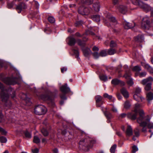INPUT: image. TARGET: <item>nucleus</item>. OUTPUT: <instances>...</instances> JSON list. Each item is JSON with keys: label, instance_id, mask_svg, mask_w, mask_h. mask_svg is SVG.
<instances>
[{"label": "nucleus", "instance_id": "nucleus-1", "mask_svg": "<svg viewBox=\"0 0 153 153\" xmlns=\"http://www.w3.org/2000/svg\"><path fill=\"white\" fill-rule=\"evenodd\" d=\"M139 116L137 119V121L140 124V126L142 127V131L146 132L147 126L149 128H153V123L149 122L150 119L148 116H145L143 110H140L139 111Z\"/></svg>", "mask_w": 153, "mask_h": 153}, {"label": "nucleus", "instance_id": "nucleus-2", "mask_svg": "<svg viewBox=\"0 0 153 153\" xmlns=\"http://www.w3.org/2000/svg\"><path fill=\"white\" fill-rule=\"evenodd\" d=\"M0 89L1 92L0 94V96L3 102H4L5 105L8 107H10L11 105V103L9 100V94H11V93L13 95L12 98L15 96V92L14 89L10 88L8 90L4 88L3 85L0 82Z\"/></svg>", "mask_w": 153, "mask_h": 153}, {"label": "nucleus", "instance_id": "nucleus-3", "mask_svg": "<svg viewBox=\"0 0 153 153\" xmlns=\"http://www.w3.org/2000/svg\"><path fill=\"white\" fill-rule=\"evenodd\" d=\"M55 98V95L52 93L42 94L39 97L40 99L43 100L47 101L48 103L53 107H54L55 105L54 102Z\"/></svg>", "mask_w": 153, "mask_h": 153}, {"label": "nucleus", "instance_id": "nucleus-4", "mask_svg": "<svg viewBox=\"0 0 153 153\" xmlns=\"http://www.w3.org/2000/svg\"><path fill=\"white\" fill-rule=\"evenodd\" d=\"M95 140L89 137H86L85 139L80 140V145L86 146L88 149L92 147L93 144L95 143Z\"/></svg>", "mask_w": 153, "mask_h": 153}, {"label": "nucleus", "instance_id": "nucleus-5", "mask_svg": "<svg viewBox=\"0 0 153 153\" xmlns=\"http://www.w3.org/2000/svg\"><path fill=\"white\" fill-rule=\"evenodd\" d=\"M47 111L45 107L42 105H39L36 106L35 108V113L38 115H42L45 114Z\"/></svg>", "mask_w": 153, "mask_h": 153}, {"label": "nucleus", "instance_id": "nucleus-6", "mask_svg": "<svg viewBox=\"0 0 153 153\" xmlns=\"http://www.w3.org/2000/svg\"><path fill=\"white\" fill-rule=\"evenodd\" d=\"M1 80L6 84L14 85L17 83V78L16 77H6L1 78Z\"/></svg>", "mask_w": 153, "mask_h": 153}, {"label": "nucleus", "instance_id": "nucleus-7", "mask_svg": "<svg viewBox=\"0 0 153 153\" xmlns=\"http://www.w3.org/2000/svg\"><path fill=\"white\" fill-rule=\"evenodd\" d=\"M150 26L151 22L149 18L148 17L143 18L142 21V27L143 29H148Z\"/></svg>", "mask_w": 153, "mask_h": 153}, {"label": "nucleus", "instance_id": "nucleus-8", "mask_svg": "<svg viewBox=\"0 0 153 153\" xmlns=\"http://www.w3.org/2000/svg\"><path fill=\"white\" fill-rule=\"evenodd\" d=\"M106 17L108 21L110 22V23H108L107 20L104 21L105 24L108 26L109 27L111 25V23H112L114 25L117 23V21L114 17L112 16L109 13L107 14Z\"/></svg>", "mask_w": 153, "mask_h": 153}, {"label": "nucleus", "instance_id": "nucleus-9", "mask_svg": "<svg viewBox=\"0 0 153 153\" xmlns=\"http://www.w3.org/2000/svg\"><path fill=\"white\" fill-rule=\"evenodd\" d=\"M27 5L24 2H22L20 3L16 6L15 9L19 13H20L22 10L25 9L27 8Z\"/></svg>", "mask_w": 153, "mask_h": 153}, {"label": "nucleus", "instance_id": "nucleus-10", "mask_svg": "<svg viewBox=\"0 0 153 153\" xmlns=\"http://www.w3.org/2000/svg\"><path fill=\"white\" fill-rule=\"evenodd\" d=\"M95 99L97 106L100 107L103 103L102 97L99 95H97L96 96Z\"/></svg>", "mask_w": 153, "mask_h": 153}, {"label": "nucleus", "instance_id": "nucleus-11", "mask_svg": "<svg viewBox=\"0 0 153 153\" xmlns=\"http://www.w3.org/2000/svg\"><path fill=\"white\" fill-rule=\"evenodd\" d=\"M78 13L82 15H88L90 12V10L88 8H84L80 7L78 10Z\"/></svg>", "mask_w": 153, "mask_h": 153}, {"label": "nucleus", "instance_id": "nucleus-12", "mask_svg": "<svg viewBox=\"0 0 153 153\" xmlns=\"http://www.w3.org/2000/svg\"><path fill=\"white\" fill-rule=\"evenodd\" d=\"M123 25L124 28L127 29H131L135 26V24L134 22L130 23L126 21L123 22Z\"/></svg>", "mask_w": 153, "mask_h": 153}, {"label": "nucleus", "instance_id": "nucleus-13", "mask_svg": "<svg viewBox=\"0 0 153 153\" xmlns=\"http://www.w3.org/2000/svg\"><path fill=\"white\" fill-rule=\"evenodd\" d=\"M153 81V79L151 76L143 79L141 82V83L143 85L152 84Z\"/></svg>", "mask_w": 153, "mask_h": 153}, {"label": "nucleus", "instance_id": "nucleus-14", "mask_svg": "<svg viewBox=\"0 0 153 153\" xmlns=\"http://www.w3.org/2000/svg\"><path fill=\"white\" fill-rule=\"evenodd\" d=\"M138 113L137 112L135 111H132L131 112L129 113L128 114V117L132 120H135L137 115Z\"/></svg>", "mask_w": 153, "mask_h": 153}, {"label": "nucleus", "instance_id": "nucleus-15", "mask_svg": "<svg viewBox=\"0 0 153 153\" xmlns=\"http://www.w3.org/2000/svg\"><path fill=\"white\" fill-rule=\"evenodd\" d=\"M61 91L64 94L67 93L70 91V88L67 87V84H65L64 85H62L60 88Z\"/></svg>", "mask_w": 153, "mask_h": 153}, {"label": "nucleus", "instance_id": "nucleus-16", "mask_svg": "<svg viewBox=\"0 0 153 153\" xmlns=\"http://www.w3.org/2000/svg\"><path fill=\"white\" fill-rule=\"evenodd\" d=\"M139 7L146 11H148L150 10L151 9L150 6L146 4L143 3L142 2H140V6Z\"/></svg>", "mask_w": 153, "mask_h": 153}, {"label": "nucleus", "instance_id": "nucleus-17", "mask_svg": "<svg viewBox=\"0 0 153 153\" xmlns=\"http://www.w3.org/2000/svg\"><path fill=\"white\" fill-rule=\"evenodd\" d=\"M119 12L123 14H125L127 11V8L126 7L123 5H120L117 7Z\"/></svg>", "mask_w": 153, "mask_h": 153}, {"label": "nucleus", "instance_id": "nucleus-18", "mask_svg": "<svg viewBox=\"0 0 153 153\" xmlns=\"http://www.w3.org/2000/svg\"><path fill=\"white\" fill-rule=\"evenodd\" d=\"M121 93L126 98H128L129 97V94L126 89L124 88H123L120 89Z\"/></svg>", "mask_w": 153, "mask_h": 153}, {"label": "nucleus", "instance_id": "nucleus-19", "mask_svg": "<svg viewBox=\"0 0 153 153\" xmlns=\"http://www.w3.org/2000/svg\"><path fill=\"white\" fill-rule=\"evenodd\" d=\"M133 97L135 100L138 102H142L144 99L140 95H137V94H134L133 96Z\"/></svg>", "mask_w": 153, "mask_h": 153}, {"label": "nucleus", "instance_id": "nucleus-20", "mask_svg": "<svg viewBox=\"0 0 153 153\" xmlns=\"http://www.w3.org/2000/svg\"><path fill=\"white\" fill-rule=\"evenodd\" d=\"M126 134L127 135L129 136L132 135V129L130 126H128L126 132Z\"/></svg>", "mask_w": 153, "mask_h": 153}, {"label": "nucleus", "instance_id": "nucleus-21", "mask_svg": "<svg viewBox=\"0 0 153 153\" xmlns=\"http://www.w3.org/2000/svg\"><path fill=\"white\" fill-rule=\"evenodd\" d=\"M94 30L93 28L91 27L89 28V30L86 31V33L87 34H89L94 36H95L98 39H100V37L99 36H96L95 34L92 32V31Z\"/></svg>", "mask_w": 153, "mask_h": 153}, {"label": "nucleus", "instance_id": "nucleus-22", "mask_svg": "<svg viewBox=\"0 0 153 153\" xmlns=\"http://www.w3.org/2000/svg\"><path fill=\"white\" fill-rule=\"evenodd\" d=\"M83 52L84 56L86 57L88 56L91 53V51L90 49L87 48L83 50Z\"/></svg>", "mask_w": 153, "mask_h": 153}, {"label": "nucleus", "instance_id": "nucleus-23", "mask_svg": "<svg viewBox=\"0 0 153 153\" xmlns=\"http://www.w3.org/2000/svg\"><path fill=\"white\" fill-rule=\"evenodd\" d=\"M146 98L149 102L151 100L153 99V94L152 93L150 92L147 94Z\"/></svg>", "mask_w": 153, "mask_h": 153}, {"label": "nucleus", "instance_id": "nucleus-24", "mask_svg": "<svg viewBox=\"0 0 153 153\" xmlns=\"http://www.w3.org/2000/svg\"><path fill=\"white\" fill-rule=\"evenodd\" d=\"M91 18L94 21L99 22L100 20V16L97 15H94L91 16Z\"/></svg>", "mask_w": 153, "mask_h": 153}, {"label": "nucleus", "instance_id": "nucleus-25", "mask_svg": "<svg viewBox=\"0 0 153 153\" xmlns=\"http://www.w3.org/2000/svg\"><path fill=\"white\" fill-rule=\"evenodd\" d=\"M134 39L136 42H142L143 41V36L141 35H139L135 37Z\"/></svg>", "mask_w": 153, "mask_h": 153}, {"label": "nucleus", "instance_id": "nucleus-26", "mask_svg": "<svg viewBox=\"0 0 153 153\" xmlns=\"http://www.w3.org/2000/svg\"><path fill=\"white\" fill-rule=\"evenodd\" d=\"M69 39L68 45L71 46L74 45L76 42L75 39L74 38L71 37H69Z\"/></svg>", "mask_w": 153, "mask_h": 153}, {"label": "nucleus", "instance_id": "nucleus-27", "mask_svg": "<svg viewBox=\"0 0 153 153\" xmlns=\"http://www.w3.org/2000/svg\"><path fill=\"white\" fill-rule=\"evenodd\" d=\"M145 69L150 73H153V68L148 64L145 65L144 66Z\"/></svg>", "mask_w": 153, "mask_h": 153}, {"label": "nucleus", "instance_id": "nucleus-28", "mask_svg": "<svg viewBox=\"0 0 153 153\" xmlns=\"http://www.w3.org/2000/svg\"><path fill=\"white\" fill-rule=\"evenodd\" d=\"M109 55H112L117 53V51L114 49L110 48L107 51Z\"/></svg>", "mask_w": 153, "mask_h": 153}, {"label": "nucleus", "instance_id": "nucleus-29", "mask_svg": "<svg viewBox=\"0 0 153 153\" xmlns=\"http://www.w3.org/2000/svg\"><path fill=\"white\" fill-rule=\"evenodd\" d=\"M99 2H97L96 3H94L93 5V8L94 10L97 12H98L99 10L100 6L99 4Z\"/></svg>", "mask_w": 153, "mask_h": 153}, {"label": "nucleus", "instance_id": "nucleus-30", "mask_svg": "<svg viewBox=\"0 0 153 153\" xmlns=\"http://www.w3.org/2000/svg\"><path fill=\"white\" fill-rule=\"evenodd\" d=\"M131 105L130 102L128 100L125 101L124 104V108L126 109H128L130 108Z\"/></svg>", "mask_w": 153, "mask_h": 153}, {"label": "nucleus", "instance_id": "nucleus-31", "mask_svg": "<svg viewBox=\"0 0 153 153\" xmlns=\"http://www.w3.org/2000/svg\"><path fill=\"white\" fill-rule=\"evenodd\" d=\"M120 82V80L117 79H115L112 80L111 83L112 84L117 85L119 84Z\"/></svg>", "mask_w": 153, "mask_h": 153}, {"label": "nucleus", "instance_id": "nucleus-32", "mask_svg": "<svg viewBox=\"0 0 153 153\" xmlns=\"http://www.w3.org/2000/svg\"><path fill=\"white\" fill-rule=\"evenodd\" d=\"M107 51L106 50H102L100 52V56L104 57L107 55Z\"/></svg>", "mask_w": 153, "mask_h": 153}, {"label": "nucleus", "instance_id": "nucleus-33", "mask_svg": "<svg viewBox=\"0 0 153 153\" xmlns=\"http://www.w3.org/2000/svg\"><path fill=\"white\" fill-rule=\"evenodd\" d=\"M92 55L95 59H97L100 56V53L98 52L95 51L92 53Z\"/></svg>", "mask_w": 153, "mask_h": 153}, {"label": "nucleus", "instance_id": "nucleus-34", "mask_svg": "<svg viewBox=\"0 0 153 153\" xmlns=\"http://www.w3.org/2000/svg\"><path fill=\"white\" fill-rule=\"evenodd\" d=\"M131 1L133 4L139 6H140V2H142L140 0H131Z\"/></svg>", "mask_w": 153, "mask_h": 153}, {"label": "nucleus", "instance_id": "nucleus-35", "mask_svg": "<svg viewBox=\"0 0 153 153\" xmlns=\"http://www.w3.org/2000/svg\"><path fill=\"white\" fill-rule=\"evenodd\" d=\"M33 141L34 143L37 144L40 143V140L37 136H35L34 137Z\"/></svg>", "mask_w": 153, "mask_h": 153}, {"label": "nucleus", "instance_id": "nucleus-36", "mask_svg": "<svg viewBox=\"0 0 153 153\" xmlns=\"http://www.w3.org/2000/svg\"><path fill=\"white\" fill-rule=\"evenodd\" d=\"M116 147L117 145L116 144L113 145L110 149L111 152V153H114Z\"/></svg>", "mask_w": 153, "mask_h": 153}, {"label": "nucleus", "instance_id": "nucleus-37", "mask_svg": "<svg viewBox=\"0 0 153 153\" xmlns=\"http://www.w3.org/2000/svg\"><path fill=\"white\" fill-rule=\"evenodd\" d=\"M141 107V105L138 103H137L135 105V107L134 111H135L137 112L138 113L139 108Z\"/></svg>", "mask_w": 153, "mask_h": 153}, {"label": "nucleus", "instance_id": "nucleus-38", "mask_svg": "<svg viewBox=\"0 0 153 153\" xmlns=\"http://www.w3.org/2000/svg\"><path fill=\"white\" fill-rule=\"evenodd\" d=\"M41 132L45 136H47L48 134V131L45 129L44 128H43L41 130Z\"/></svg>", "mask_w": 153, "mask_h": 153}, {"label": "nucleus", "instance_id": "nucleus-39", "mask_svg": "<svg viewBox=\"0 0 153 153\" xmlns=\"http://www.w3.org/2000/svg\"><path fill=\"white\" fill-rule=\"evenodd\" d=\"M76 42L78 44L79 46L82 47L84 46L85 44L82 42L81 40L79 39H78L76 41Z\"/></svg>", "mask_w": 153, "mask_h": 153}, {"label": "nucleus", "instance_id": "nucleus-40", "mask_svg": "<svg viewBox=\"0 0 153 153\" xmlns=\"http://www.w3.org/2000/svg\"><path fill=\"white\" fill-rule=\"evenodd\" d=\"M133 71L136 72H138L141 71V69L140 67L138 66H136L133 68Z\"/></svg>", "mask_w": 153, "mask_h": 153}, {"label": "nucleus", "instance_id": "nucleus-41", "mask_svg": "<svg viewBox=\"0 0 153 153\" xmlns=\"http://www.w3.org/2000/svg\"><path fill=\"white\" fill-rule=\"evenodd\" d=\"M127 83L130 86L134 84L132 79L131 78L128 79L127 81Z\"/></svg>", "mask_w": 153, "mask_h": 153}, {"label": "nucleus", "instance_id": "nucleus-42", "mask_svg": "<svg viewBox=\"0 0 153 153\" xmlns=\"http://www.w3.org/2000/svg\"><path fill=\"white\" fill-rule=\"evenodd\" d=\"M117 45V44L113 40H112L111 41L110 44V46L111 47H116Z\"/></svg>", "mask_w": 153, "mask_h": 153}, {"label": "nucleus", "instance_id": "nucleus-43", "mask_svg": "<svg viewBox=\"0 0 153 153\" xmlns=\"http://www.w3.org/2000/svg\"><path fill=\"white\" fill-rule=\"evenodd\" d=\"M104 97L105 98H107L109 100H111L112 98V96L110 95H109L107 93H105L103 95Z\"/></svg>", "mask_w": 153, "mask_h": 153}, {"label": "nucleus", "instance_id": "nucleus-44", "mask_svg": "<svg viewBox=\"0 0 153 153\" xmlns=\"http://www.w3.org/2000/svg\"><path fill=\"white\" fill-rule=\"evenodd\" d=\"M7 141L6 138L4 136L0 137V141L1 143H5Z\"/></svg>", "mask_w": 153, "mask_h": 153}, {"label": "nucleus", "instance_id": "nucleus-45", "mask_svg": "<svg viewBox=\"0 0 153 153\" xmlns=\"http://www.w3.org/2000/svg\"><path fill=\"white\" fill-rule=\"evenodd\" d=\"M141 92V89L139 87H137L135 89V94H137V95H140Z\"/></svg>", "mask_w": 153, "mask_h": 153}, {"label": "nucleus", "instance_id": "nucleus-46", "mask_svg": "<svg viewBox=\"0 0 153 153\" xmlns=\"http://www.w3.org/2000/svg\"><path fill=\"white\" fill-rule=\"evenodd\" d=\"M105 116L108 119H110L111 117H112V116L111 114L108 112H106L105 113Z\"/></svg>", "mask_w": 153, "mask_h": 153}, {"label": "nucleus", "instance_id": "nucleus-47", "mask_svg": "<svg viewBox=\"0 0 153 153\" xmlns=\"http://www.w3.org/2000/svg\"><path fill=\"white\" fill-rule=\"evenodd\" d=\"M15 3L14 1H13L10 3H7V6L9 8H12L14 5L15 4Z\"/></svg>", "mask_w": 153, "mask_h": 153}, {"label": "nucleus", "instance_id": "nucleus-48", "mask_svg": "<svg viewBox=\"0 0 153 153\" xmlns=\"http://www.w3.org/2000/svg\"><path fill=\"white\" fill-rule=\"evenodd\" d=\"M100 79L104 81H106L107 80V76L105 75H102L100 76Z\"/></svg>", "mask_w": 153, "mask_h": 153}, {"label": "nucleus", "instance_id": "nucleus-49", "mask_svg": "<svg viewBox=\"0 0 153 153\" xmlns=\"http://www.w3.org/2000/svg\"><path fill=\"white\" fill-rule=\"evenodd\" d=\"M25 135L27 138H30L31 137V133L28 132L27 131H26L25 132Z\"/></svg>", "mask_w": 153, "mask_h": 153}, {"label": "nucleus", "instance_id": "nucleus-50", "mask_svg": "<svg viewBox=\"0 0 153 153\" xmlns=\"http://www.w3.org/2000/svg\"><path fill=\"white\" fill-rule=\"evenodd\" d=\"M138 150L137 147L136 146L134 145L132 147L131 152L132 153H135Z\"/></svg>", "mask_w": 153, "mask_h": 153}, {"label": "nucleus", "instance_id": "nucleus-51", "mask_svg": "<svg viewBox=\"0 0 153 153\" xmlns=\"http://www.w3.org/2000/svg\"><path fill=\"white\" fill-rule=\"evenodd\" d=\"M151 85L152 84H147L146 85L145 87V89L146 91H149L150 90L151 88Z\"/></svg>", "mask_w": 153, "mask_h": 153}, {"label": "nucleus", "instance_id": "nucleus-52", "mask_svg": "<svg viewBox=\"0 0 153 153\" xmlns=\"http://www.w3.org/2000/svg\"><path fill=\"white\" fill-rule=\"evenodd\" d=\"M48 20L51 23H53L55 21V19L53 17L50 16L48 18Z\"/></svg>", "mask_w": 153, "mask_h": 153}, {"label": "nucleus", "instance_id": "nucleus-53", "mask_svg": "<svg viewBox=\"0 0 153 153\" xmlns=\"http://www.w3.org/2000/svg\"><path fill=\"white\" fill-rule=\"evenodd\" d=\"M0 132H1V134L3 135H5L6 133V131L3 128L0 127Z\"/></svg>", "mask_w": 153, "mask_h": 153}, {"label": "nucleus", "instance_id": "nucleus-54", "mask_svg": "<svg viewBox=\"0 0 153 153\" xmlns=\"http://www.w3.org/2000/svg\"><path fill=\"white\" fill-rule=\"evenodd\" d=\"M146 75V72H143L139 74L140 77L145 76Z\"/></svg>", "mask_w": 153, "mask_h": 153}, {"label": "nucleus", "instance_id": "nucleus-55", "mask_svg": "<svg viewBox=\"0 0 153 153\" xmlns=\"http://www.w3.org/2000/svg\"><path fill=\"white\" fill-rule=\"evenodd\" d=\"M73 52L75 54H76V57L78 58L79 56V52L78 51V50H75V49H74L73 50Z\"/></svg>", "mask_w": 153, "mask_h": 153}, {"label": "nucleus", "instance_id": "nucleus-56", "mask_svg": "<svg viewBox=\"0 0 153 153\" xmlns=\"http://www.w3.org/2000/svg\"><path fill=\"white\" fill-rule=\"evenodd\" d=\"M124 77L127 80L131 78L130 75L127 73L125 74L124 76Z\"/></svg>", "mask_w": 153, "mask_h": 153}, {"label": "nucleus", "instance_id": "nucleus-57", "mask_svg": "<svg viewBox=\"0 0 153 153\" xmlns=\"http://www.w3.org/2000/svg\"><path fill=\"white\" fill-rule=\"evenodd\" d=\"M4 116L1 113V111H0V122H2L4 120Z\"/></svg>", "mask_w": 153, "mask_h": 153}, {"label": "nucleus", "instance_id": "nucleus-58", "mask_svg": "<svg viewBox=\"0 0 153 153\" xmlns=\"http://www.w3.org/2000/svg\"><path fill=\"white\" fill-rule=\"evenodd\" d=\"M136 129L137 130V131H134V134L136 137H138L139 135V130L138 128H137Z\"/></svg>", "mask_w": 153, "mask_h": 153}, {"label": "nucleus", "instance_id": "nucleus-59", "mask_svg": "<svg viewBox=\"0 0 153 153\" xmlns=\"http://www.w3.org/2000/svg\"><path fill=\"white\" fill-rule=\"evenodd\" d=\"M32 151L33 153H38L39 150L37 148H35L32 149Z\"/></svg>", "mask_w": 153, "mask_h": 153}, {"label": "nucleus", "instance_id": "nucleus-60", "mask_svg": "<svg viewBox=\"0 0 153 153\" xmlns=\"http://www.w3.org/2000/svg\"><path fill=\"white\" fill-rule=\"evenodd\" d=\"M92 50L94 51L97 52L98 51L99 49L98 47L95 46L93 48Z\"/></svg>", "mask_w": 153, "mask_h": 153}, {"label": "nucleus", "instance_id": "nucleus-61", "mask_svg": "<svg viewBox=\"0 0 153 153\" xmlns=\"http://www.w3.org/2000/svg\"><path fill=\"white\" fill-rule=\"evenodd\" d=\"M126 115V114L125 113H122L119 116V118L120 117L121 118L125 117Z\"/></svg>", "mask_w": 153, "mask_h": 153}, {"label": "nucleus", "instance_id": "nucleus-62", "mask_svg": "<svg viewBox=\"0 0 153 153\" xmlns=\"http://www.w3.org/2000/svg\"><path fill=\"white\" fill-rule=\"evenodd\" d=\"M81 24V22L79 21L75 23V25L76 27L79 26Z\"/></svg>", "mask_w": 153, "mask_h": 153}, {"label": "nucleus", "instance_id": "nucleus-63", "mask_svg": "<svg viewBox=\"0 0 153 153\" xmlns=\"http://www.w3.org/2000/svg\"><path fill=\"white\" fill-rule=\"evenodd\" d=\"M67 70V68H66L65 67H63L61 68V72L62 73H63L64 72V71H66Z\"/></svg>", "mask_w": 153, "mask_h": 153}, {"label": "nucleus", "instance_id": "nucleus-64", "mask_svg": "<svg viewBox=\"0 0 153 153\" xmlns=\"http://www.w3.org/2000/svg\"><path fill=\"white\" fill-rule=\"evenodd\" d=\"M60 98L63 100H66V98L65 94H62L60 96Z\"/></svg>", "mask_w": 153, "mask_h": 153}]
</instances>
